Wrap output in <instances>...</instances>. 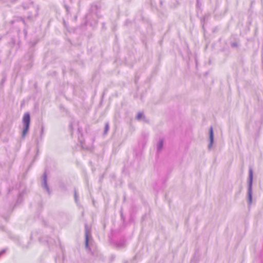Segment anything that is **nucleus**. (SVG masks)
<instances>
[{
  "mask_svg": "<svg viewBox=\"0 0 263 263\" xmlns=\"http://www.w3.org/2000/svg\"><path fill=\"white\" fill-rule=\"evenodd\" d=\"M253 180V171L252 168H250L249 177L248 179V194H247V200L249 205H250L252 202V185Z\"/></svg>",
  "mask_w": 263,
  "mask_h": 263,
  "instance_id": "f257e3e1",
  "label": "nucleus"
},
{
  "mask_svg": "<svg viewBox=\"0 0 263 263\" xmlns=\"http://www.w3.org/2000/svg\"><path fill=\"white\" fill-rule=\"evenodd\" d=\"M23 123L24 125V128L22 132V137L25 138L26 134L29 130L30 123V116L29 112H26L23 118Z\"/></svg>",
  "mask_w": 263,
  "mask_h": 263,
  "instance_id": "f03ea898",
  "label": "nucleus"
},
{
  "mask_svg": "<svg viewBox=\"0 0 263 263\" xmlns=\"http://www.w3.org/2000/svg\"><path fill=\"white\" fill-rule=\"evenodd\" d=\"M102 7L101 3H94L91 5L90 12L92 14L96 15L98 17H101L102 16L101 13Z\"/></svg>",
  "mask_w": 263,
  "mask_h": 263,
  "instance_id": "7ed1b4c3",
  "label": "nucleus"
},
{
  "mask_svg": "<svg viewBox=\"0 0 263 263\" xmlns=\"http://www.w3.org/2000/svg\"><path fill=\"white\" fill-rule=\"evenodd\" d=\"M47 175L46 172H45L43 175V180L42 183V186L43 189L46 190V191L48 192L49 194H50V189L47 184Z\"/></svg>",
  "mask_w": 263,
  "mask_h": 263,
  "instance_id": "20e7f679",
  "label": "nucleus"
},
{
  "mask_svg": "<svg viewBox=\"0 0 263 263\" xmlns=\"http://www.w3.org/2000/svg\"><path fill=\"white\" fill-rule=\"evenodd\" d=\"M209 138H210V143L208 145L209 148H211L213 145L214 142V132L213 127L211 126L209 130Z\"/></svg>",
  "mask_w": 263,
  "mask_h": 263,
  "instance_id": "39448f33",
  "label": "nucleus"
},
{
  "mask_svg": "<svg viewBox=\"0 0 263 263\" xmlns=\"http://www.w3.org/2000/svg\"><path fill=\"white\" fill-rule=\"evenodd\" d=\"M85 238H89L91 236V227L87 223L85 224Z\"/></svg>",
  "mask_w": 263,
  "mask_h": 263,
  "instance_id": "423d86ee",
  "label": "nucleus"
},
{
  "mask_svg": "<svg viewBox=\"0 0 263 263\" xmlns=\"http://www.w3.org/2000/svg\"><path fill=\"white\" fill-rule=\"evenodd\" d=\"M34 10H35V13L34 14H29L27 17V18L30 21H33L35 18H36L37 15H38V11H39V9L38 8H35L34 9Z\"/></svg>",
  "mask_w": 263,
  "mask_h": 263,
  "instance_id": "0eeeda50",
  "label": "nucleus"
},
{
  "mask_svg": "<svg viewBox=\"0 0 263 263\" xmlns=\"http://www.w3.org/2000/svg\"><path fill=\"white\" fill-rule=\"evenodd\" d=\"M117 248L118 249H122L125 246V241L124 239H121L118 241H117L115 243Z\"/></svg>",
  "mask_w": 263,
  "mask_h": 263,
  "instance_id": "6e6552de",
  "label": "nucleus"
},
{
  "mask_svg": "<svg viewBox=\"0 0 263 263\" xmlns=\"http://www.w3.org/2000/svg\"><path fill=\"white\" fill-rule=\"evenodd\" d=\"M163 146V140L162 139H160L159 140V141L157 143V151L158 152H160L162 150Z\"/></svg>",
  "mask_w": 263,
  "mask_h": 263,
  "instance_id": "1a4fd4ad",
  "label": "nucleus"
},
{
  "mask_svg": "<svg viewBox=\"0 0 263 263\" xmlns=\"http://www.w3.org/2000/svg\"><path fill=\"white\" fill-rule=\"evenodd\" d=\"M109 129V124L108 122H106L105 123L104 129V132L103 134V135L104 136H106L107 134Z\"/></svg>",
  "mask_w": 263,
  "mask_h": 263,
  "instance_id": "9d476101",
  "label": "nucleus"
},
{
  "mask_svg": "<svg viewBox=\"0 0 263 263\" xmlns=\"http://www.w3.org/2000/svg\"><path fill=\"white\" fill-rule=\"evenodd\" d=\"M142 118H143L144 119L145 118V116H144L143 115V112H139L138 113L137 115V117H136V119L138 120H141Z\"/></svg>",
  "mask_w": 263,
  "mask_h": 263,
  "instance_id": "9b49d317",
  "label": "nucleus"
},
{
  "mask_svg": "<svg viewBox=\"0 0 263 263\" xmlns=\"http://www.w3.org/2000/svg\"><path fill=\"white\" fill-rule=\"evenodd\" d=\"M15 21H21L23 24H24V25L26 24L25 21L24 20V19L23 18H22L21 17H17L16 20L12 21L11 23H13Z\"/></svg>",
  "mask_w": 263,
  "mask_h": 263,
  "instance_id": "f8f14e48",
  "label": "nucleus"
},
{
  "mask_svg": "<svg viewBox=\"0 0 263 263\" xmlns=\"http://www.w3.org/2000/svg\"><path fill=\"white\" fill-rule=\"evenodd\" d=\"M64 7H65V8L66 9V11L67 12V14H71V13H70V7L68 5H67L66 4H64Z\"/></svg>",
  "mask_w": 263,
  "mask_h": 263,
  "instance_id": "ddd939ff",
  "label": "nucleus"
},
{
  "mask_svg": "<svg viewBox=\"0 0 263 263\" xmlns=\"http://www.w3.org/2000/svg\"><path fill=\"white\" fill-rule=\"evenodd\" d=\"M74 196L75 201H76V203H78V196L77 192V190H76V189H74Z\"/></svg>",
  "mask_w": 263,
  "mask_h": 263,
  "instance_id": "4468645a",
  "label": "nucleus"
},
{
  "mask_svg": "<svg viewBox=\"0 0 263 263\" xmlns=\"http://www.w3.org/2000/svg\"><path fill=\"white\" fill-rule=\"evenodd\" d=\"M85 247L88 249L89 248V238H85Z\"/></svg>",
  "mask_w": 263,
  "mask_h": 263,
  "instance_id": "2eb2a0df",
  "label": "nucleus"
},
{
  "mask_svg": "<svg viewBox=\"0 0 263 263\" xmlns=\"http://www.w3.org/2000/svg\"><path fill=\"white\" fill-rule=\"evenodd\" d=\"M231 46L233 48L237 47L238 46V44L237 42H233L231 43Z\"/></svg>",
  "mask_w": 263,
  "mask_h": 263,
  "instance_id": "dca6fc26",
  "label": "nucleus"
},
{
  "mask_svg": "<svg viewBox=\"0 0 263 263\" xmlns=\"http://www.w3.org/2000/svg\"><path fill=\"white\" fill-rule=\"evenodd\" d=\"M69 130L70 131V133H71V135L72 136L73 135V133H72V130H73V127H72V123H71L69 125Z\"/></svg>",
  "mask_w": 263,
  "mask_h": 263,
  "instance_id": "f3484780",
  "label": "nucleus"
},
{
  "mask_svg": "<svg viewBox=\"0 0 263 263\" xmlns=\"http://www.w3.org/2000/svg\"><path fill=\"white\" fill-rule=\"evenodd\" d=\"M44 133V126H42L41 129V137H42Z\"/></svg>",
  "mask_w": 263,
  "mask_h": 263,
  "instance_id": "a211bd4d",
  "label": "nucleus"
},
{
  "mask_svg": "<svg viewBox=\"0 0 263 263\" xmlns=\"http://www.w3.org/2000/svg\"><path fill=\"white\" fill-rule=\"evenodd\" d=\"M5 252H6V250H5V249H4V250H2L1 251H0V256H1L2 254H4Z\"/></svg>",
  "mask_w": 263,
  "mask_h": 263,
  "instance_id": "6ab92c4d",
  "label": "nucleus"
},
{
  "mask_svg": "<svg viewBox=\"0 0 263 263\" xmlns=\"http://www.w3.org/2000/svg\"><path fill=\"white\" fill-rule=\"evenodd\" d=\"M78 132L79 133L81 134L82 132V129L81 128L78 127Z\"/></svg>",
  "mask_w": 263,
  "mask_h": 263,
  "instance_id": "aec40b11",
  "label": "nucleus"
},
{
  "mask_svg": "<svg viewBox=\"0 0 263 263\" xmlns=\"http://www.w3.org/2000/svg\"><path fill=\"white\" fill-rule=\"evenodd\" d=\"M197 3H198V0H197Z\"/></svg>",
  "mask_w": 263,
  "mask_h": 263,
  "instance_id": "412c9836",
  "label": "nucleus"
},
{
  "mask_svg": "<svg viewBox=\"0 0 263 263\" xmlns=\"http://www.w3.org/2000/svg\"><path fill=\"white\" fill-rule=\"evenodd\" d=\"M124 263H127L126 262H124Z\"/></svg>",
  "mask_w": 263,
  "mask_h": 263,
  "instance_id": "4be33fe9",
  "label": "nucleus"
}]
</instances>
